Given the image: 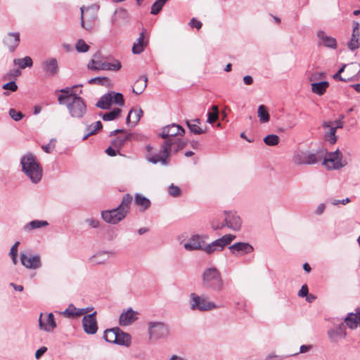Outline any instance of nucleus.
Listing matches in <instances>:
<instances>
[{
  "instance_id": "obj_1",
  "label": "nucleus",
  "mask_w": 360,
  "mask_h": 360,
  "mask_svg": "<svg viewBox=\"0 0 360 360\" xmlns=\"http://www.w3.org/2000/svg\"><path fill=\"white\" fill-rule=\"evenodd\" d=\"M201 286L209 292H221L224 289V281L219 270L214 266L205 268L201 274Z\"/></svg>"
},
{
  "instance_id": "obj_2",
  "label": "nucleus",
  "mask_w": 360,
  "mask_h": 360,
  "mask_svg": "<svg viewBox=\"0 0 360 360\" xmlns=\"http://www.w3.org/2000/svg\"><path fill=\"white\" fill-rule=\"evenodd\" d=\"M22 171L33 184L39 183L42 177V168L37 162L36 157L32 153H27L20 160Z\"/></svg>"
},
{
  "instance_id": "obj_3",
  "label": "nucleus",
  "mask_w": 360,
  "mask_h": 360,
  "mask_svg": "<svg viewBox=\"0 0 360 360\" xmlns=\"http://www.w3.org/2000/svg\"><path fill=\"white\" fill-rule=\"evenodd\" d=\"M70 116L73 119L82 120L87 112V105L85 101L79 96H75L65 103Z\"/></svg>"
},
{
  "instance_id": "obj_4",
  "label": "nucleus",
  "mask_w": 360,
  "mask_h": 360,
  "mask_svg": "<svg viewBox=\"0 0 360 360\" xmlns=\"http://www.w3.org/2000/svg\"><path fill=\"white\" fill-rule=\"evenodd\" d=\"M190 308L193 311H207L217 308L216 304L207 297L192 292L189 300Z\"/></svg>"
},
{
  "instance_id": "obj_5",
  "label": "nucleus",
  "mask_w": 360,
  "mask_h": 360,
  "mask_svg": "<svg viewBox=\"0 0 360 360\" xmlns=\"http://www.w3.org/2000/svg\"><path fill=\"white\" fill-rule=\"evenodd\" d=\"M149 338L152 340L167 338L169 335V326L161 321H150L148 323Z\"/></svg>"
},
{
  "instance_id": "obj_6",
  "label": "nucleus",
  "mask_w": 360,
  "mask_h": 360,
  "mask_svg": "<svg viewBox=\"0 0 360 360\" xmlns=\"http://www.w3.org/2000/svg\"><path fill=\"white\" fill-rule=\"evenodd\" d=\"M322 159L320 152L311 153L309 151L300 150L296 152L292 157V162L295 165H314Z\"/></svg>"
},
{
  "instance_id": "obj_7",
  "label": "nucleus",
  "mask_w": 360,
  "mask_h": 360,
  "mask_svg": "<svg viewBox=\"0 0 360 360\" xmlns=\"http://www.w3.org/2000/svg\"><path fill=\"white\" fill-rule=\"evenodd\" d=\"M235 238L236 236L226 234L214 240L210 244H206L205 243L204 251L208 255H212L215 252H220L224 248V247L231 244Z\"/></svg>"
},
{
  "instance_id": "obj_8",
  "label": "nucleus",
  "mask_w": 360,
  "mask_h": 360,
  "mask_svg": "<svg viewBox=\"0 0 360 360\" xmlns=\"http://www.w3.org/2000/svg\"><path fill=\"white\" fill-rule=\"evenodd\" d=\"M186 146V142L179 138L169 139L165 140L161 145V151L169 162L171 151L176 153Z\"/></svg>"
},
{
  "instance_id": "obj_9",
  "label": "nucleus",
  "mask_w": 360,
  "mask_h": 360,
  "mask_svg": "<svg viewBox=\"0 0 360 360\" xmlns=\"http://www.w3.org/2000/svg\"><path fill=\"white\" fill-rule=\"evenodd\" d=\"M347 164V161L342 159V154L338 149L330 153L323 160V165L329 169H339Z\"/></svg>"
},
{
  "instance_id": "obj_10",
  "label": "nucleus",
  "mask_w": 360,
  "mask_h": 360,
  "mask_svg": "<svg viewBox=\"0 0 360 360\" xmlns=\"http://www.w3.org/2000/svg\"><path fill=\"white\" fill-rule=\"evenodd\" d=\"M21 264L29 269H37L41 266V257L39 255L20 253Z\"/></svg>"
},
{
  "instance_id": "obj_11",
  "label": "nucleus",
  "mask_w": 360,
  "mask_h": 360,
  "mask_svg": "<svg viewBox=\"0 0 360 360\" xmlns=\"http://www.w3.org/2000/svg\"><path fill=\"white\" fill-rule=\"evenodd\" d=\"M124 212H122L117 207L116 208L104 210L101 212L102 219L107 223L116 224L125 218Z\"/></svg>"
},
{
  "instance_id": "obj_12",
  "label": "nucleus",
  "mask_w": 360,
  "mask_h": 360,
  "mask_svg": "<svg viewBox=\"0 0 360 360\" xmlns=\"http://www.w3.org/2000/svg\"><path fill=\"white\" fill-rule=\"evenodd\" d=\"M96 311L85 315L82 319V327L84 331L88 335H94L98 331V327L96 318Z\"/></svg>"
},
{
  "instance_id": "obj_13",
  "label": "nucleus",
  "mask_w": 360,
  "mask_h": 360,
  "mask_svg": "<svg viewBox=\"0 0 360 360\" xmlns=\"http://www.w3.org/2000/svg\"><path fill=\"white\" fill-rule=\"evenodd\" d=\"M184 134L185 130L181 126L172 124L163 127L160 136L165 140H169V139L178 138V135L182 136Z\"/></svg>"
},
{
  "instance_id": "obj_14",
  "label": "nucleus",
  "mask_w": 360,
  "mask_h": 360,
  "mask_svg": "<svg viewBox=\"0 0 360 360\" xmlns=\"http://www.w3.org/2000/svg\"><path fill=\"white\" fill-rule=\"evenodd\" d=\"M327 334L330 342L338 343L340 339H344L347 336L346 326L342 323L330 328Z\"/></svg>"
},
{
  "instance_id": "obj_15",
  "label": "nucleus",
  "mask_w": 360,
  "mask_h": 360,
  "mask_svg": "<svg viewBox=\"0 0 360 360\" xmlns=\"http://www.w3.org/2000/svg\"><path fill=\"white\" fill-rule=\"evenodd\" d=\"M205 237L200 235L192 236L187 242L184 243V248L188 251L203 250L205 245Z\"/></svg>"
},
{
  "instance_id": "obj_16",
  "label": "nucleus",
  "mask_w": 360,
  "mask_h": 360,
  "mask_svg": "<svg viewBox=\"0 0 360 360\" xmlns=\"http://www.w3.org/2000/svg\"><path fill=\"white\" fill-rule=\"evenodd\" d=\"M146 159L152 164H158L161 163V165L164 166H167L169 165V161L167 160L165 156L161 152V154L155 153L153 151V147L150 145H148L146 147Z\"/></svg>"
},
{
  "instance_id": "obj_17",
  "label": "nucleus",
  "mask_w": 360,
  "mask_h": 360,
  "mask_svg": "<svg viewBox=\"0 0 360 360\" xmlns=\"http://www.w3.org/2000/svg\"><path fill=\"white\" fill-rule=\"evenodd\" d=\"M224 213L226 215L224 219L226 226L235 231H239L242 225L240 217L235 212H225Z\"/></svg>"
},
{
  "instance_id": "obj_18",
  "label": "nucleus",
  "mask_w": 360,
  "mask_h": 360,
  "mask_svg": "<svg viewBox=\"0 0 360 360\" xmlns=\"http://www.w3.org/2000/svg\"><path fill=\"white\" fill-rule=\"evenodd\" d=\"M41 66L43 72L50 77L56 75L59 70L58 60L54 58L44 60Z\"/></svg>"
},
{
  "instance_id": "obj_19",
  "label": "nucleus",
  "mask_w": 360,
  "mask_h": 360,
  "mask_svg": "<svg viewBox=\"0 0 360 360\" xmlns=\"http://www.w3.org/2000/svg\"><path fill=\"white\" fill-rule=\"evenodd\" d=\"M347 46L351 51H354L360 46V24L358 22H353L352 33Z\"/></svg>"
},
{
  "instance_id": "obj_20",
  "label": "nucleus",
  "mask_w": 360,
  "mask_h": 360,
  "mask_svg": "<svg viewBox=\"0 0 360 360\" xmlns=\"http://www.w3.org/2000/svg\"><path fill=\"white\" fill-rule=\"evenodd\" d=\"M230 251L235 255H243L251 253L253 251V247L248 243L238 242L229 246Z\"/></svg>"
},
{
  "instance_id": "obj_21",
  "label": "nucleus",
  "mask_w": 360,
  "mask_h": 360,
  "mask_svg": "<svg viewBox=\"0 0 360 360\" xmlns=\"http://www.w3.org/2000/svg\"><path fill=\"white\" fill-rule=\"evenodd\" d=\"M3 42L6 46L11 52H13L20 43V33L19 32H9L4 37Z\"/></svg>"
},
{
  "instance_id": "obj_22",
  "label": "nucleus",
  "mask_w": 360,
  "mask_h": 360,
  "mask_svg": "<svg viewBox=\"0 0 360 360\" xmlns=\"http://www.w3.org/2000/svg\"><path fill=\"white\" fill-rule=\"evenodd\" d=\"M77 85H75L72 87H66L60 89V92L62 93V94L58 95V102L60 105H64L65 103H68V101H71L72 98L75 96H77L74 91L73 89L76 88Z\"/></svg>"
},
{
  "instance_id": "obj_23",
  "label": "nucleus",
  "mask_w": 360,
  "mask_h": 360,
  "mask_svg": "<svg viewBox=\"0 0 360 360\" xmlns=\"http://www.w3.org/2000/svg\"><path fill=\"white\" fill-rule=\"evenodd\" d=\"M137 319L136 312L131 308H129L127 311H124L120 314L119 323L122 326H127L131 325Z\"/></svg>"
},
{
  "instance_id": "obj_24",
  "label": "nucleus",
  "mask_w": 360,
  "mask_h": 360,
  "mask_svg": "<svg viewBox=\"0 0 360 360\" xmlns=\"http://www.w3.org/2000/svg\"><path fill=\"white\" fill-rule=\"evenodd\" d=\"M316 36L319 39V44L330 49L337 48L336 39L332 37L328 36L323 31H318Z\"/></svg>"
},
{
  "instance_id": "obj_25",
  "label": "nucleus",
  "mask_w": 360,
  "mask_h": 360,
  "mask_svg": "<svg viewBox=\"0 0 360 360\" xmlns=\"http://www.w3.org/2000/svg\"><path fill=\"white\" fill-rule=\"evenodd\" d=\"M322 126L323 128L329 129L328 132L326 133V139L330 144H334L337 141V136L335 135V133L338 129L333 126V121H325L323 122Z\"/></svg>"
},
{
  "instance_id": "obj_26",
  "label": "nucleus",
  "mask_w": 360,
  "mask_h": 360,
  "mask_svg": "<svg viewBox=\"0 0 360 360\" xmlns=\"http://www.w3.org/2000/svg\"><path fill=\"white\" fill-rule=\"evenodd\" d=\"M56 327L54 316L52 313L46 315L44 321H40L39 328L46 332H51Z\"/></svg>"
},
{
  "instance_id": "obj_27",
  "label": "nucleus",
  "mask_w": 360,
  "mask_h": 360,
  "mask_svg": "<svg viewBox=\"0 0 360 360\" xmlns=\"http://www.w3.org/2000/svg\"><path fill=\"white\" fill-rule=\"evenodd\" d=\"M359 310L356 313H349L344 319L345 325L350 329H356L358 326L360 327V321H359Z\"/></svg>"
},
{
  "instance_id": "obj_28",
  "label": "nucleus",
  "mask_w": 360,
  "mask_h": 360,
  "mask_svg": "<svg viewBox=\"0 0 360 360\" xmlns=\"http://www.w3.org/2000/svg\"><path fill=\"white\" fill-rule=\"evenodd\" d=\"M104 60L99 52L96 53L92 59L87 65V68L92 70H100L103 69Z\"/></svg>"
},
{
  "instance_id": "obj_29",
  "label": "nucleus",
  "mask_w": 360,
  "mask_h": 360,
  "mask_svg": "<svg viewBox=\"0 0 360 360\" xmlns=\"http://www.w3.org/2000/svg\"><path fill=\"white\" fill-rule=\"evenodd\" d=\"M92 309L93 307L76 308L73 304H70L64 314L71 316H80L90 312Z\"/></svg>"
},
{
  "instance_id": "obj_30",
  "label": "nucleus",
  "mask_w": 360,
  "mask_h": 360,
  "mask_svg": "<svg viewBox=\"0 0 360 360\" xmlns=\"http://www.w3.org/2000/svg\"><path fill=\"white\" fill-rule=\"evenodd\" d=\"M81 10V25L85 30H89L91 27V23L88 22L90 18L94 19V16L91 15L89 8L82 7Z\"/></svg>"
},
{
  "instance_id": "obj_31",
  "label": "nucleus",
  "mask_w": 360,
  "mask_h": 360,
  "mask_svg": "<svg viewBox=\"0 0 360 360\" xmlns=\"http://www.w3.org/2000/svg\"><path fill=\"white\" fill-rule=\"evenodd\" d=\"M103 338L106 342L110 343H115L117 345H121L122 343H124L122 340H117V328L107 329L105 330Z\"/></svg>"
},
{
  "instance_id": "obj_32",
  "label": "nucleus",
  "mask_w": 360,
  "mask_h": 360,
  "mask_svg": "<svg viewBox=\"0 0 360 360\" xmlns=\"http://www.w3.org/2000/svg\"><path fill=\"white\" fill-rule=\"evenodd\" d=\"M112 103V93H108L103 95L96 102V106L101 109H110Z\"/></svg>"
},
{
  "instance_id": "obj_33",
  "label": "nucleus",
  "mask_w": 360,
  "mask_h": 360,
  "mask_svg": "<svg viewBox=\"0 0 360 360\" xmlns=\"http://www.w3.org/2000/svg\"><path fill=\"white\" fill-rule=\"evenodd\" d=\"M200 123V119H195L192 121L186 120V124L191 133L200 135L206 132V129H203L198 126Z\"/></svg>"
},
{
  "instance_id": "obj_34",
  "label": "nucleus",
  "mask_w": 360,
  "mask_h": 360,
  "mask_svg": "<svg viewBox=\"0 0 360 360\" xmlns=\"http://www.w3.org/2000/svg\"><path fill=\"white\" fill-rule=\"evenodd\" d=\"M148 78L143 75L140 77L135 82L134 86L133 87V93L139 95L145 90L147 86Z\"/></svg>"
},
{
  "instance_id": "obj_35",
  "label": "nucleus",
  "mask_w": 360,
  "mask_h": 360,
  "mask_svg": "<svg viewBox=\"0 0 360 360\" xmlns=\"http://www.w3.org/2000/svg\"><path fill=\"white\" fill-rule=\"evenodd\" d=\"M311 86L313 93L321 96L326 91V89L329 86V83L326 81H322L312 83Z\"/></svg>"
},
{
  "instance_id": "obj_36",
  "label": "nucleus",
  "mask_w": 360,
  "mask_h": 360,
  "mask_svg": "<svg viewBox=\"0 0 360 360\" xmlns=\"http://www.w3.org/2000/svg\"><path fill=\"white\" fill-rule=\"evenodd\" d=\"M108 252H101L89 259V262L93 265H98L104 264L108 259Z\"/></svg>"
},
{
  "instance_id": "obj_37",
  "label": "nucleus",
  "mask_w": 360,
  "mask_h": 360,
  "mask_svg": "<svg viewBox=\"0 0 360 360\" xmlns=\"http://www.w3.org/2000/svg\"><path fill=\"white\" fill-rule=\"evenodd\" d=\"M134 202L136 205L139 206L143 211L148 209L151 204L148 198L139 193L135 195Z\"/></svg>"
},
{
  "instance_id": "obj_38",
  "label": "nucleus",
  "mask_w": 360,
  "mask_h": 360,
  "mask_svg": "<svg viewBox=\"0 0 360 360\" xmlns=\"http://www.w3.org/2000/svg\"><path fill=\"white\" fill-rule=\"evenodd\" d=\"M143 38L144 34L141 32L140 37L134 43L132 46V53L134 54H140L143 51L144 48L146 46V43L144 42Z\"/></svg>"
},
{
  "instance_id": "obj_39",
  "label": "nucleus",
  "mask_w": 360,
  "mask_h": 360,
  "mask_svg": "<svg viewBox=\"0 0 360 360\" xmlns=\"http://www.w3.org/2000/svg\"><path fill=\"white\" fill-rule=\"evenodd\" d=\"M132 202V196L127 193L125 194L122 200L121 203L117 206V207L122 211L124 212V214L127 216V213L129 211L130 205Z\"/></svg>"
},
{
  "instance_id": "obj_40",
  "label": "nucleus",
  "mask_w": 360,
  "mask_h": 360,
  "mask_svg": "<svg viewBox=\"0 0 360 360\" xmlns=\"http://www.w3.org/2000/svg\"><path fill=\"white\" fill-rule=\"evenodd\" d=\"M128 18L127 11L125 8H120L115 10L112 20L115 23L124 21Z\"/></svg>"
},
{
  "instance_id": "obj_41",
  "label": "nucleus",
  "mask_w": 360,
  "mask_h": 360,
  "mask_svg": "<svg viewBox=\"0 0 360 360\" xmlns=\"http://www.w3.org/2000/svg\"><path fill=\"white\" fill-rule=\"evenodd\" d=\"M131 135L129 134H125L124 136H118L112 140L111 144L112 146L119 150L130 139Z\"/></svg>"
},
{
  "instance_id": "obj_42",
  "label": "nucleus",
  "mask_w": 360,
  "mask_h": 360,
  "mask_svg": "<svg viewBox=\"0 0 360 360\" xmlns=\"http://www.w3.org/2000/svg\"><path fill=\"white\" fill-rule=\"evenodd\" d=\"M49 225V223L46 221L43 220H33L30 223L27 224L24 226V230L25 231H30L32 230L39 229L41 227H44Z\"/></svg>"
},
{
  "instance_id": "obj_43",
  "label": "nucleus",
  "mask_w": 360,
  "mask_h": 360,
  "mask_svg": "<svg viewBox=\"0 0 360 360\" xmlns=\"http://www.w3.org/2000/svg\"><path fill=\"white\" fill-rule=\"evenodd\" d=\"M15 65H19L21 69L30 68L32 66V59L30 56H25L23 58H17L13 60Z\"/></svg>"
},
{
  "instance_id": "obj_44",
  "label": "nucleus",
  "mask_w": 360,
  "mask_h": 360,
  "mask_svg": "<svg viewBox=\"0 0 360 360\" xmlns=\"http://www.w3.org/2000/svg\"><path fill=\"white\" fill-rule=\"evenodd\" d=\"M121 67L122 65L120 62L117 60H114L112 62H107L104 60L102 70L117 71L120 70Z\"/></svg>"
},
{
  "instance_id": "obj_45",
  "label": "nucleus",
  "mask_w": 360,
  "mask_h": 360,
  "mask_svg": "<svg viewBox=\"0 0 360 360\" xmlns=\"http://www.w3.org/2000/svg\"><path fill=\"white\" fill-rule=\"evenodd\" d=\"M257 112L261 122L265 123L269 121V114L264 105H260L258 107Z\"/></svg>"
},
{
  "instance_id": "obj_46",
  "label": "nucleus",
  "mask_w": 360,
  "mask_h": 360,
  "mask_svg": "<svg viewBox=\"0 0 360 360\" xmlns=\"http://www.w3.org/2000/svg\"><path fill=\"white\" fill-rule=\"evenodd\" d=\"M122 110L116 108H114L112 111L105 113L102 118L104 121H112L120 116L121 114Z\"/></svg>"
},
{
  "instance_id": "obj_47",
  "label": "nucleus",
  "mask_w": 360,
  "mask_h": 360,
  "mask_svg": "<svg viewBox=\"0 0 360 360\" xmlns=\"http://www.w3.org/2000/svg\"><path fill=\"white\" fill-rule=\"evenodd\" d=\"M219 118V108L217 105L212 106V111L207 112V122L212 124L216 122Z\"/></svg>"
},
{
  "instance_id": "obj_48",
  "label": "nucleus",
  "mask_w": 360,
  "mask_h": 360,
  "mask_svg": "<svg viewBox=\"0 0 360 360\" xmlns=\"http://www.w3.org/2000/svg\"><path fill=\"white\" fill-rule=\"evenodd\" d=\"M279 137L276 134H269L266 136L263 141L264 143L269 146H275L279 143Z\"/></svg>"
},
{
  "instance_id": "obj_49",
  "label": "nucleus",
  "mask_w": 360,
  "mask_h": 360,
  "mask_svg": "<svg viewBox=\"0 0 360 360\" xmlns=\"http://www.w3.org/2000/svg\"><path fill=\"white\" fill-rule=\"evenodd\" d=\"M117 340L124 342L120 345H128L131 342V337L128 333H124L117 328Z\"/></svg>"
},
{
  "instance_id": "obj_50",
  "label": "nucleus",
  "mask_w": 360,
  "mask_h": 360,
  "mask_svg": "<svg viewBox=\"0 0 360 360\" xmlns=\"http://www.w3.org/2000/svg\"><path fill=\"white\" fill-rule=\"evenodd\" d=\"M88 82L91 84L107 85L110 83V80L105 77H97L90 79Z\"/></svg>"
},
{
  "instance_id": "obj_51",
  "label": "nucleus",
  "mask_w": 360,
  "mask_h": 360,
  "mask_svg": "<svg viewBox=\"0 0 360 360\" xmlns=\"http://www.w3.org/2000/svg\"><path fill=\"white\" fill-rule=\"evenodd\" d=\"M19 245H20V242H18V241L15 242L11 247V248L10 250V252H9V255L11 257L12 262H13V264H15V265L17 264V263H18L17 256H18V248Z\"/></svg>"
},
{
  "instance_id": "obj_52",
  "label": "nucleus",
  "mask_w": 360,
  "mask_h": 360,
  "mask_svg": "<svg viewBox=\"0 0 360 360\" xmlns=\"http://www.w3.org/2000/svg\"><path fill=\"white\" fill-rule=\"evenodd\" d=\"M75 49L79 53H86L89 51V46L83 39H79L76 43Z\"/></svg>"
},
{
  "instance_id": "obj_53",
  "label": "nucleus",
  "mask_w": 360,
  "mask_h": 360,
  "mask_svg": "<svg viewBox=\"0 0 360 360\" xmlns=\"http://www.w3.org/2000/svg\"><path fill=\"white\" fill-rule=\"evenodd\" d=\"M111 93L112 96V102L121 106L124 105V101L123 95L121 93H115L114 91H112Z\"/></svg>"
},
{
  "instance_id": "obj_54",
  "label": "nucleus",
  "mask_w": 360,
  "mask_h": 360,
  "mask_svg": "<svg viewBox=\"0 0 360 360\" xmlns=\"http://www.w3.org/2000/svg\"><path fill=\"white\" fill-rule=\"evenodd\" d=\"M164 4H162L159 0H156L151 6L150 13L153 15L158 14L162 10Z\"/></svg>"
},
{
  "instance_id": "obj_55",
  "label": "nucleus",
  "mask_w": 360,
  "mask_h": 360,
  "mask_svg": "<svg viewBox=\"0 0 360 360\" xmlns=\"http://www.w3.org/2000/svg\"><path fill=\"white\" fill-rule=\"evenodd\" d=\"M143 113V112L141 108L136 110L134 109V112L132 115L133 120L131 121L133 126L136 125L139 122Z\"/></svg>"
},
{
  "instance_id": "obj_56",
  "label": "nucleus",
  "mask_w": 360,
  "mask_h": 360,
  "mask_svg": "<svg viewBox=\"0 0 360 360\" xmlns=\"http://www.w3.org/2000/svg\"><path fill=\"white\" fill-rule=\"evenodd\" d=\"M8 114H9L10 117L14 121H16V122L20 120L24 117V115L21 112H17L13 108H11L9 110Z\"/></svg>"
},
{
  "instance_id": "obj_57",
  "label": "nucleus",
  "mask_w": 360,
  "mask_h": 360,
  "mask_svg": "<svg viewBox=\"0 0 360 360\" xmlns=\"http://www.w3.org/2000/svg\"><path fill=\"white\" fill-rule=\"evenodd\" d=\"M168 192H169V194L171 195V196H173V197H177L180 195L181 193V189L179 186H175L173 184H172L169 187V190H168Z\"/></svg>"
},
{
  "instance_id": "obj_58",
  "label": "nucleus",
  "mask_w": 360,
  "mask_h": 360,
  "mask_svg": "<svg viewBox=\"0 0 360 360\" xmlns=\"http://www.w3.org/2000/svg\"><path fill=\"white\" fill-rule=\"evenodd\" d=\"M55 142L56 139H51L48 144L42 146V149L47 153H51L55 148Z\"/></svg>"
},
{
  "instance_id": "obj_59",
  "label": "nucleus",
  "mask_w": 360,
  "mask_h": 360,
  "mask_svg": "<svg viewBox=\"0 0 360 360\" xmlns=\"http://www.w3.org/2000/svg\"><path fill=\"white\" fill-rule=\"evenodd\" d=\"M2 88L5 90H11V91H15L18 89V86L14 81H11L4 84Z\"/></svg>"
},
{
  "instance_id": "obj_60",
  "label": "nucleus",
  "mask_w": 360,
  "mask_h": 360,
  "mask_svg": "<svg viewBox=\"0 0 360 360\" xmlns=\"http://www.w3.org/2000/svg\"><path fill=\"white\" fill-rule=\"evenodd\" d=\"M86 134L82 138V140L84 141L88 139L89 136L94 135L96 133V129L93 128V124H89L86 127L85 129Z\"/></svg>"
},
{
  "instance_id": "obj_61",
  "label": "nucleus",
  "mask_w": 360,
  "mask_h": 360,
  "mask_svg": "<svg viewBox=\"0 0 360 360\" xmlns=\"http://www.w3.org/2000/svg\"><path fill=\"white\" fill-rule=\"evenodd\" d=\"M226 226V224H225V221L224 222H222V223H220L219 221H218L217 220H214L212 221V228L214 229V230H219V229H223L224 227Z\"/></svg>"
},
{
  "instance_id": "obj_62",
  "label": "nucleus",
  "mask_w": 360,
  "mask_h": 360,
  "mask_svg": "<svg viewBox=\"0 0 360 360\" xmlns=\"http://www.w3.org/2000/svg\"><path fill=\"white\" fill-rule=\"evenodd\" d=\"M189 25L192 27H195L197 28L198 30H200L201 27H202V22L199 20H198L197 19H195V18H193L190 22H189Z\"/></svg>"
},
{
  "instance_id": "obj_63",
  "label": "nucleus",
  "mask_w": 360,
  "mask_h": 360,
  "mask_svg": "<svg viewBox=\"0 0 360 360\" xmlns=\"http://www.w3.org/2000/svg\"><path fill=\"white\" fill-rule=\"evenodd\" d=\"M309 290L307 285H303L298 292V296L301 297H306L308 295Z\"/></svg>"
},
{
  "instance_id": "obj_64",
  "label": "nucleus",
  "mask_w": 360,
  "mask_h": 360,
  "mask_svg": "<svg viewBox=\"0 0 360 360\" xmlns=\"http://www.w3.org/2000/svg\"><path fill=\"white\" fill-rule=\"evenodd\" d=\"M47 351V348L46 347H41L38 349L35 352V358L39 359L41 357V356Z\"/></svg>"
}]
</instances>
